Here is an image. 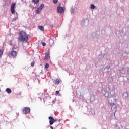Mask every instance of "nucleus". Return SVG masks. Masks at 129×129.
Segmentation results:
<instances>
[{
  "mask_svg": "<svg viewBox=\"0 0 129 129\" xmlns=\"http://www.w3.org/2000/svg\"><path fill=\"white\" fill-rule=\"evenodd\" d=\"M50 128H51V129H54V128H53V126H50Z\"/></svg>",
  "mask_w": 129,
  "mask_h": 129,
  "instance_id": "25",
  "label": "nucleus"
},
{
  "mask_svg": "<svg viewBox=\"0 0 129 129\" xmlns=\"http://www.w3.org/2000/svg\"><path fill=\"white\" fill-rule=\"evenodd\" d=\"M109 104L111 105L112 110H114L115 112H116V110H117L116 105L114 104V103H111V102L110 101H109Z\"/></svg>",
  "mask_w": 129,
  "mask_h": 129,
  "instance_id": "4",
  "label": "nucleus"
},
{
  "mask_svg": "<svg viewBox=\"0 0 129 129\" xmlns=\"http://www.w3.org/2000/svg\"><path fill=\"white\" fill-rule=\"evenodd\" d=\"M6 92H7L9 94H10V93H12V90H11V89L10 88H7L6 89Z\"/></svg>",
  "mask_w": 129,
  "mask_h": 129,
  "instance_id": "11",
  "label": "nucleus"
},
{
  "mask_svg": "<svg viewBox=\"0 0 129 129\" xmlns=\"http://www.w3.org/2000/svg\"><path fill=\"white\" fill-rule=\"evenodd\" d=\"M15 9H16V3H13L11 6V12L12 14H14L16 11L15 10Z\"/></svg>",
  "mask_w": 129,
  "mask_h": 129,
  "instance_id": "6",
  "label": "nucleus"
},
{
  "mask_svg": "<svg viewBox=\"0 0 129 129\" xmlns=\"http://www.w3.org/2000/svg\"><path fill=\"white\" fill-rule=\"evenodd\" d=\"M40 12H42V9H41V8H39L36 10V14H40Z\"/></svg>",
  "mask_w": 129,
  "mask_h": 129,
  "instance_id": "15",
  "label": "nucleus"
},
{
  "mask_svg": "<svg viewBox=\"0 0 129 129\" xmlns=\"http://www.w3.org/2000/svg\"><path fill=\"white\" fill-rule=\"evenodd\" d=\"M59 91H56V92H55L56 94H59Z\"/></svg>",
  "mask_w": 129,
  "mask_h": 129,
  "instance_id": "24",
  "label": "nucleus"
},
{
  "mask_svg": "<svg viewBox=\"0 0 129 129\" xmlns=\"http://www.w3.org/2000/svg\"><path fill=\"white\" fill-rule=\"evenodd\" d=\"M50 27H53V25H50Z\"/></svg>",
  "mask_w": 129,
  "mask_h": 129,
  "instance_id": "28",
  "label": "nucleus"
},
{
  "mask_svg": "<svg viewBox=\"0 0 129 129\" xmlns=\"http://www.w3.org/2000/svg\"><path fill=\"white\" fill-rule=\"evenodd\" d=\"M40 2V0H32V2L33 3L34 5H37Z\"/></svg>",
  "mask_w": 129,
  "mask_h": 129,
  "instance_id": "12",
  "label": "nucleus"
},
{
  "mask_svg": "<svg viewBox=\"0 0 129 129\" xmlns=\"http://www.w3.org/2000/svg\"><path fill=\"white\" fill-rule=\"evenodd\" d=\"M35 65V62L34 61H33L31 64V66L32 67H34V66Z\"/></svg>",
  "mask_w": 129,
  "mask_h": 129,
  "instance_id": "19",
  "label": "nucleus"
},
{
  "mask_svg": "<svg viewBox=\"0 0 129 129\" xmlns=\"http://www.w3.org/2000/svg\"><path fill=\"white\" fill-rule=\"evenodd\" d=\"M44 7H45V5H44V4L42 3L41 4V5L39 7V8H40L41 10H43V8H44Z\"/></svg>",
  "mask_w": 129,
  "mask_h": 129,
  "instance_id": "16",
  "label": "nucleus"
},
{
  "mask_svg": "<svg viewBox=\"0 0 129 129\" xmlns=\"http://www.w3.org/2000/svg\"><path fill=\"white\" fill-rule=\"evenodd\" d=\"M45 68H46V69H48V68H49V63H46V64H45Z\"/></svg>",
  "mask_w": 129,
  "mask_h": 129,
  "instance_id": "18",
  "label": "nucleus"
},
{
  "mask_svg": "<svg viewBox=\"0 0 129 129\" xmlns=\"http://www.w3.org/2000/svg\"><path fill=\"white\" fill-rule=\"evenodd\" d=\"M116 101H117V99L114 98H113V102H116Z\"/></svg>",
  "mask_w": 129,
  "mask_h": 129,
  "instance_id": "20",
  "label": "nucleus"
},
{
  "mask_svg": "<svg viewBox=\"0 0 129 129\" xmlns=\"http://www.w3.org/2000/svg\"><path fill=\"white\" fill-rule=\"evenodd\" d=\"M91 9H95V6L93 4H92L91 5Z\"/></svg>",
  "mask_w": 129,
  "mask_h": 129,
  "instance_id": "17",
  "label": "nucleus"
},
{
  "mask_svg": "<svg viewBox=\"0 0 129 129\" xmlns=\"http://www.w3.org/2000/svg\"><path fill=\"white\" fill-rule=\"evenodd\" d=\"M60 82H61V81H60L59 79H58L53 81L54 84H56L57 85H58V84H59Z\"/></svg>",
  "mask_w": 129,
  "mask_h": 129,
  "instance_id": "9",
  "label": "nucleus"
},
{
  "mask_svg": "<svg viewBox=\"0 0 129 129\" xmlns=\"http://www.w3.org/2000/svg\"><path fill=\"white\" fill-rule=\"evenodd\" d=\"M61 121V120L60 119H59L58 120V122H60Z\"/></svg>",
  "mask_w": 129,
  "mask_h": 129,
  "instance_id": "26",
  "label": "nucleus"
},
{
  "mask_svg": "<svg viewBox=\"0 0 129 129\" xmlns=\"http://www.w3.org/2000/svg\"><path fill=\"white\" fill-rule=\"evenodd\" d=\"M64 8L62 7L58 6L57 7V13H59V14H61V13H64Z\"/></svg>",
  "mask_w": 129,
  "mask_h": 129,
  "instance_id": "7",
  "label": "nucleus"
},
{
  "mask_svg": "<svg viewBox=\"0 0 129 129\" xmlns=\"http://www.w3.org/2000/svg\"><path fill=\"white\" fill-rule=\"evenodd\" d=\"M15 49H17V45H14L12 48V50H15ZM9 56L10 58H16L18 56V52L12 50L9 53Z\"/></svg>",
  "mask_w": 129,
  "mask_h": 129,
  "instance_id": "2",
  "label": "nucleus"
},
{
  "mask_svg": "<svg viewBox=\"0 0 129 129\" xmlns=\"http://www.w3.org/2000/svg\"><path fill=\"white\" fill-rule=\"evenodd\" d=\"M0 91H1V89H0Z\"/></svg>",
  "mask_w": 129,
  "mask_h": 129,
  "instance_id": "29",
  "label": "nucleus"
},
{
  "mask_svg": "<svg viewBox=\"0 0 129 129\" xmlns=\"http://www.w3.org/2000/svg\"><path fill=\"white\" fill-rule=\"evenodd\" d=\"M31 112V109L28 107H24L23 109L22 113L23 114H28Z\"/></svg>",
  "mask_w": 129,
  "mask_h": 129,
  "instance_id": "3",
  "label": "nucleus"
},
{
  "mask_svg": "<svg viewBox=\"0 0 129 129\" xmlns=\"http://www.w3.org/2000/svg\"><path fill=\"white\" fill-rule=\"evenodd\" d=\"M123 97H124V98H126V97H128V93H127L126 92L123 93Z\"/></svg>",
  "mask_w": 129,
  "mask_h": 129,
  "instance_id": "10",
  "label": "nucleus"
},
{
  "mask_svg": "<svg viewBox=\"0 0 129 129\" xmlns=\"http://www.w3.org/2000/svg\"><path fill=\"white\" fill-rule=\"evenodd\" d=\"M50 58V52H47L45 54L44 59L45 60H48Z\"/></svg>",
  "mask_w": 129,
  "mask_h": 129,
  "instance_id": "8",
  "label": "nucleus"
},
{
  "mask_svg": "<svg viewBox=\"0 0 129 129\" xmlns=\"http://www.w3.org/2000/svg\"><path fill=\"white\" fill-rule=\"evenodd\" d=\"M4 54V49H0V58L3 56Z\"/></svg>",
  "mask_w": 129,
  "mask_h": 129,
  "instance_id": "14",
  "label": "nucleus"
},
{
  "mask_svg": "<svg viewBox=\"0 0 129 129\" xmlns=\"http://www.w3.org/2000/svg\"><path fill=\"white\" fill-rule=\"evenodd\" d=\"M42 46H43V47H45V46H46V43L43 42V43H42Z\"/></svg>",
  "mask_w": 129,
  "mask_h": 129,
  "instance_id": "23",
  "label": "nucleus"
},
{
  "mask_svg": "<svg viewBox=\"0 0 129 129\" xmlns=\"http://www.w3.org/2000/svg\"><path fill=\"white\" fill-rule=\"evenodd\" d=\"M54 4H57L58 3V0H53Z\"/></svg>",
  "mask_w": 129,
  "mask_h": 129,
  "instance_id": "21",
  "label": "nucleus"
},
{
  "mask_svg": "<svg viewBox=\"0 0 129 129\" xmlns=\"http://www.w3.org/2000/svg\"><path fill=\"white\" fill-rule=\"evenodd\" d=\"M29 38H30V35H27L26 32L21 31L19 32L18 40L21 42V43L27 42V40H28Z\"/></svg>",
  "mask_w": 129,
  "mask_h": 129,
  "instance_id": "1",
  "label": "nucleus"
},
{
  "mask_svg": "<svg viewBox=\"0 0 129 129\" xmlns=\"http://www.w3.org/2000/svg\"><path fill=\"white\" fill-rule=\"evenodd\" d=\"M17 20V18H13L12 20V22H15V21Z\"/></svg>",
  "mask_w": 129,
  "mask_h": 129,
  "instance_id": "22",
  "label": "nucleus"
},
{
  "mask_svg": "<svg viewBox=\"0 0 129 129\" xmlns=\"http://www.w3.org/2000/svg\"><path fill=\"white\" fill-rule=\"evenodd\" d=\"M59 6H61V4H59Z\"/></svg>",
  "mask_w": 129,
  "mask_h": 129,
  "instance_id": "27",
  "label": "nucleus"
},
{
  "mask_svg": "<svg viewBox=\"0 0 129 129\" xmlns=\"http://www.w3.org/2000/svg\"><path fill=\"white\" fill-rule=\"evenodd\" d=\"M38 29L42 32L44 31V26H39Z\"/></svg>",
  "mask_w": 129,
  "mask_h": 129,
  "instance_id": "13",
  "label": "nucleus"
},
{
  "mask_svg": "<svg viewBox=\"0 0 129 129\" xmlns=\"http://www.w3.org/2000/svg\"><path fill=\"white\" fill-rule=\"evenodd\" d=\"M48 119H49V124L50 125H52V124H54V122H56V121H57V120L54 119V118L52 116H49L48 117Z\"/></svg>",
  "mask_w": 129,
  "mask_h": 129,
  "instance_id": "5",
  "label": "nucleus"
}]
</instances>
